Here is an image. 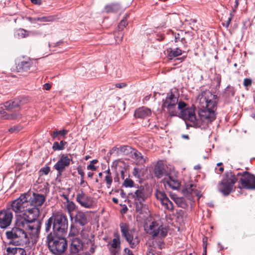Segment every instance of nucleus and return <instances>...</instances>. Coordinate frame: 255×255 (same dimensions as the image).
Returning <instances> with one entry per match:
<instances>
[{"label": "nucleus", "mask_w": 255, "mask_h": 255, "mask_svg": "<svg viewBox=\"0 0 255 255\" xmlns=\"http://www.w3.org/2000/svg\"><path fill=\"white\" fill-rule=\"evenodd\" d=\"M217 99V96L209 90L201 92L196 99V103L198 104V115L202 123L207 126L216 119Z\"/></svg>", "instance_id": "1"}, {"label": "nucleus", "mask_w": 255, "mask_h": 255, "mask_svg": "<svg viewBox=\"0 0 255 255\" xmlns=\"http://www.w3.org/2000/svg\"><path fill=\"white\" fill-rule=\"evenodd\" d=\"M28 230L21 222H15L14 226L5 232V236L9 244L15 246L26 244L29 241Z\"/></svg>", "instance_id": "2"}, {"label": "nucleus", "mask_w": 255, "mask_h": 255, "mask_svg": "<svg viewBox=\"0 0 255 255\" xmlns=\"http://www.w3.org/2000/svg\"><path fill=\"white\" fill-rule=\"evenodd\" d=\"M38 212L30 208L29 210L21 214L22 218L16 220V222H21L24 223L25 228L28 230L29 234L38 235L40 233L41 223V222L37 219L36 214Z\"/></svg>", "instance_id": "3"}, {"label": "nucleus", "mask_w": 255, "mask_h": 255, "mask_svg": "<svg viewBox=\"0 0 255 255\" xmlns=\"http://www.w3.org/2000/svg\"><path fill=\"white\" fill-rule=\"evenodd\" d=\"M146 233L150 235L153 241L157 243L159 250L162 249L163 239L167 236V232L166 228L160 225L157 221H152L149 225L144 228Z\"/></svg>", "instance_id": "4"}, {"label": "nucleus", "mask_w": 255, "mask_h": 255, "mask_svg": "<svg viewBox=\"0 0 255 255\" xmlns=\"http://www.w3.org/2000/svg\"><path fill=\"white\" fill-rule=\"evenodd\" d=\"M65 236L53 235L49 233L47 236V243L50 252L55 255H61L67 249V242Z\"/></svg>", "instance_id": "5"}, {"label": "nucleus", "mask_w": 255, "mask_h": 255, "mask_svg": "<svg viewBox=\"0 0 255 255\" xmlns=\"http://www.w3.org/2000/svg\"><path fill=\"white\" fill-rule=\"evenodd\" d=\"M177 109V112H179L180 117L185 121L187 128L197 126L195 107L194 105L189 106L184 101H180Z\"/></svg>", "instance_id": "6"}, {"label": "nucleus", "mask_w": 255, "mask_h": 255, "mask_svg": "<svg viewBox=\"0 0 255 255\" xmlns=\"http://www.w3.org/2000/svg\"><path fill=\"white\" fill-rule=\"evenodd\" d=\"M30 194L29 192L24 193L16 199L12 201L9 205H7V208L13 211L16 215L20 216L23 212L29 210L30 207L28 202Z\"/></svg>", "instance_id": "7"}, {"label": "nucleus", "mask_w": 255, "mask_h": 255, "mask_svg": "<svg viewBox=\"0 0 255 255\" xmlns=\"http://www.w3.org/2000/svg\"><path fill=\"white\" fill-rule=\"evenodd\" d=\"M129 195L133 200L136 212L141 213L143 206V202H145L150 195L148 190L143 186H137L135 191Z\"/></svg>", "instance_id": "8"}, {"label": "nucleus", "mask_w": 255, "mask_h": 255, "mask_svg": "<svg viewBox=\"0 0 255 255\" xmlns=\"http://www.w3.org/2000/svg\"><path fill=\"white\" fill-rule=\"evenodd\" d=\"M53 222V235L65 236L68 230V220L62 213L53 214L52 215Z\"/></svg>", "instance_id": "9"}, {"label": "nucleus", "mask_w": 255, "mask_h": 255, "mask_svg": "<svg viewBox=\"0 0 255 255\" xmlns=\"http://www.w3.org/2000/svg\"><path fill=\"white\" fill-rule=\"evenodd\" d=\"M120 227L122 236L128 243L130 247L132 249L135 248L138 245L140 239L137 235H135V230H130L129 226L125 223H121Z\"/></svg>", "instance_id": "10"}, {"label": "nucleus", "mask_w": 255, "mask_h": 255, "mask_svg": "<svg viewBox=\"0 0 255 255\" xmlns=\"http://www.w3.org/2000/svg\"><path fill=\"white\" fill-rule=\"evenodd\" d=\"M162 108L166 109L167 112L171 116H176L177 114V105L178 104V97H176L172 92L167 94L166 97L162 101Z\"/></svg>", "instance_id": "11"}, {"label": "nucleus", "mask_w": 255, "mask_h": 255, "mask_svg": "<svg viewBox=\"0 0 255 255\" xmlns=\"http://www.w3.org/2000/svg\"><path fill=\"white\" fill-rule=\"evenodd\" d=\"M76 201L81 207L86 209H93L97 205L94 198L86 194L82 190L77 193Z\"/></svg>", "instance_id": "12"}, {"label": "nucleus", "mask_w": 255, "mask_h": 255, "mask_svg": "<svg viewBox=\"0 0 255 255\" xmlns=\"http://www.w3.org/2000/svg\"><path fill=\"white\" fill-rule=\"evenodd\" d=\"M237 176H241L239 180L241 187L239 186V188L250 190L255 189V176L254 175L248 171H245L243 173H238Z\"/></svg>", "instance_id": "13"}, {"label": "nucleus", "mask_w": 255, "mask_h": 255, "mask_svg": "<svg viewBox=\"0 0 255 255\" xmlns=\"http://www.w3.org/2000/svg\"><path fill=\"white\" fill-rule=\"evenodd\" d=\"M46 200V196L42 194L33 192L32 196L29 197V207L38 212V208L41 207Z\"/></svg>", "instance_id": "14"}, {"label": "nucleus", "mask_w": 255, "mask_h": 255, "mask_svg": "<svg viewBox=\"0 0 255 255\" xmlns=\"http://www.w3.org/2000/svg\"><path fill=\"white\" fill-rule=\"evenodd\" d=\"M13 214L10 209L6 208L0 211V228L5 229L11 224Z\"/></svg>", "instance_id": "15"}, {"label": "nucleus", "mask_w": 255, "mask_h": 255, "mask_svg": "<svg viewBox=\"0 0 255 255\" xmlns=\"http://www.w3.org/2000/svg\"><path fill=\"white\" fill-rule=\"evenodd\" d=\"M156 198L159 200L164 208L169 211L173 212L174 206L173 203L169 199L164 191L156 190L154 193Z\"/></svg>", "instance_id": "16"}, {"label": "nucleus", "mask_w": 255, "mask_h": 255, "mask_svg": "<svg viewBox=\"0 0 255 255\" xmlns=\"http://www.w3.org/2000/svg\"><path fill=\"white\" fill-rule=\"evenodd\" d=\"M71 159L67 155L62 154L60 159L54 165V168L57 170L59 175L65 170L66 167L70 165Z\"/></svg>", "instance_id": "17"}, {"label": "nucleus", "mask_w": 255, "mask_h": 255, "mask_svg": "<svg viewBox=\"0 0 255 255\" xmlns=\"http://www.w3.org/2000/svg\"><path fill=\"white\" fill-rule=\"evenodd\" d=\"M33 67V61L28 57H23L17 64L16 68L19 72H27Z\"/></svg>", "instance_id": "18"}, {"label": "nucleus", "mask_w": 255, "mask_h": 255, "mask_svg": "<svg viewBox=\"0 0 255 255\" xmlns=\"http://www.w3.org/2000/svg\"><path fill=\"white\" fill-rule=\"evenodd\" d=\"M151 110L145 107H142L136 109L134 111V116L136 119H143L151 115Z\"/></svg>", "instance_id": "19"}, {"label": "nucleus", "mask_w": 255, "mask_h": 255, "mask_svg": "<svg viewBox=\"0 0 255 255\" xmlns=\"http://www.w3.org/2000/svg\"><path fill=\"white\" fill-rule=\"evenodd\" d=\"M74 222L75 223L84 226L88 222L87 214L82 211H78L74 217Z\"/></svg>", "instance_id": "20"}, {"label": "nucleus", "mask_w": 255, "mask_h": 255, "mask_svg": "<svg viewBox=\"0 0 255 255\" xmlns=\"http://www.w3.org/2000/svg\"><path fill=\"white\" fill-rule=\"evenodd\" d=\"M235 187L228 182L222 180L219 183V190L224 195L227 196L234 191Z\"/></svg>", "instance_id": "21"}, {"label": "nucleus", "mask_w": 255, "mask_h": 255, "mask_svg": "<svg viewBox=\"0 0 255 255\" xmlns=\"http://www.w3.org/2000/svg\"><path fill=\"white\" fill-rule=\"evenodd\" d=\"M235 187L228 182L222 180L219 183V190L224 195L227 196L234 191Z\"/></svg>", "instance_id": "22"}, {"label": "nucleus", "mask_w": 255, "mask_h": 255, "mask_svg": "<svg viewBox=\"0 0 255 255\" xmlns=\"http://www.w3.org/2000/svg\"><path fill=\"white\" fill-rule=\"evenodd\" d=\"M154 174L155 177L159 179L163 176L167 175L168 173L165 166L162 163L158 162L154 169Z\"/></svg>", "instance_id": "23"}, {"label": "nucleus", "mask_w": 255, "mask_h": 255, "mask_svg": "<svg viewBox=\"0 0 255 255\" xmlns=\"http://www.w3.org/2000/svg\"><path fill=\"white\" fill-rule=\"evenodd\" d=\"M83 249V243L79 238H76L72 241L70 251L72 254H77Z\"/></svg>", "instance_id": "24"}, {"label": "nucleus", "mask_w": 255, "mask_h": 255, "mask_svg": "<svg viewBox=\"0 0 255 255\" xmlns=\"http://www.w3.org/2000/svg\"><path fill=\"white\" fill-rule=\"evenodd\" d=\"M21 106L22 102L19 99H16L13 101H8L4 104L5 109L8 111H12L16 110L17 109H19V107Z\"/></svg>", "instance_id": "25"}, {"label": "nucleus", "mask_w": 255, "mask_h": 255, "mask_svg": "<svg viewBox=\"0 0 255 255\" xmlns=\"http://www.w3.org/2000/svg\"><path fill=\"white\" fill-rule=\"evenodd\" d=\"M163 182L172 189H177L180 185V183L179 181L171 176H169L167 178H165L163 179Z\"/></svg>", "instance_id": "26"}, {"label": "nucleus", "mask_w": 255, "mask_h": 255, "mask_svg": "<svg viewBox=\"0 0 255 255\" xmlns=\"http://www.w3.org/2000/svg\"><path fill=\"white\" fill-rule=\"evenodd\" d=\"M6 251L7 255H26L25 250L18 247H8Z\"/></svg>", "instance_id": "27"}, {"label": "nucleus", "mask_w": 255, "mask_h": 255, "mask_svg": "<svg viewBox=\"0 0 255 255\" xmlns=\"http://www.w3.org/2000/svg\"><path fill=\"white\" fill-rule=\"evenodd\" d=\"M238 176L237 174L236 175L231 171L227 172L225 174V177L222 179L223 181L232 184L234 186L235 183L238 181L237 178Z\"/></svg>", "instance_id": "28"}, {"label": "nucleus", "mask_w": 255, "mask_h": 255, "mask_svg": "<svg viewBox=\"0 0 255 255\" xmlns=\"http://www.w3.org/2000/svg\"><path fill=\"white\" fill-rule=\"evenodd\" d=\"M167 55L169 59L179 56L182 54V50L179 48H176L175 49L168 48L166 50Z\"/></svg>", "instance_id": "29"}, {"label": "nucleus", "mask_w": 255, "mask_h": 255, "mask_svg": "<svg viewBox=\"0 0 255 255\" xmlns=\"http://www.w3.org/2000/svg\"><path fill=\"white\" fill-rule=\"evenodd\" d=\"M235 89L233 87L228 86L225 89L223 94V97L226 99H229L234 96Z\"/></svg>", "instance_id": "30"}, {"label": "nucleus", "mask_w": 255, "mask_h": 255, "mask_svg": "<svg viewBox=\"0 0 255 255\" xmlns=\"http://www.w3.org/2000/svg\"><path fill=\"white\" fill-rule=\"evenodd\" d=\"M68 130L63 128L62 130H56L53 131L51 133V136L53 138H57L59 140V136H62L63 137L68 133Z\"/></svg>", "instance_id": "31"}, {"label": "nucleus", "mask_w": 255, "mask_h": 255, "mask_svg": "<svg viewBox=\"0 0 255 255\" xmlns=\"http://www.w3.org/2000/svg\"><path fill=\"white\" fill-rule=\"evenodd\" d=\"M67 143V142L63 140L60 141L59 143L55 141L53 144L52 149L54 151L63 150L65 148V145Z\"/></svg>", "instance_id": "32"}, {"label": "nucleus", "mask_w": 255, "mask_h": 255, "mask_svg": "<svg viewBox=\"0 0 255 255\" xmlns=\"http://www.w3.org/2000/svg\"><path fill=\"white\" fill-rule=\"evenodd\" d=\"M56 19L54 15H49L47 16H42L37 17L36 19H34V20H37L40 22H50L53 21Z\"/></svg>", "instance_id": "33"}, {"label": "nucleus", "mask_w": 255, "mask_h": 255, "mask_svg": "<svg viewBox=\"0 0 255 255\" xmlns=\"http://www.w3.org/2000/svg\"><path fill=\"white\" fill-rule=\"evenodd\" d=\"M4 119L16 120L21 118V115L19 113H13L3 115Z\"/></svg>", "instance_id": "34"}, {"label": "nucleus", "mask_w": 255, "mask_h": 255, "mask_svg": "<svg viewBox=\"0 0 255 255\" xmlns=\"http://www.w3.org/2000/svg\"><path fill=\"white\" fill-rule=\"evenodd\" d=\"M80 236L86 244L92 243V240L89 238L88 232L85 230H82L80 232Z\"/></svg>", "instance_id": "35"}, {"label": "nucleus", "mask_w": 255, "mask_h": 255, "mask_svg": "<svg viewBox=\"0 0 255 255\" xmlns=\"http://www.w3.org/2000/svg\"><path fill=\"white\" fill-rule=\"evenodd\" d=\"M52 226L53 227V222L51 216L45 222V231L46 233H51L50 231Z\"/></svg>", "instance_id": "36"}, {"label": "nucleus", "mask_w": 255, "mask_h": 255, "mask_svg": "<svg viewBox=\"0 0 255 255\" xmlns=\"http://www.w3.org/2000/svg\"><path fill=\"white\" fill-rule=\"evenodd\" d=\"M156 243L155 242H152V245L150 246L149 248H148L147 253L146 255H155V249L158 248Z\"/></svg>", "instance_id": "37"}, {"label": "nucleus", "mask_w": 255, "mask_h": 255, "mask_svg": "<svg viewBox=\"0 0 255 255\" xmlns=\"http://www.w3.org/2000/svg\"><path fill=\"white\" fill-rule=\"evenodd\" d=\"M120 8V6L118 4H111L107 5L106 7L108 12H116Z\"/></svg>", "instance_id": "38"}, {"label": "nucleus", "mask_w": 255, "mask_h": 255, "mask_svg": "<svg viewBox=\"0 0 255 255\" xmlns=\"http://www.w3.org/2000/svg\"><path fill=\"white\" fill-rule=\"evenodd\" d=\"M118 150L124 154L128 155L131 152V148L128 145H122L118 148Z\"/></svg>", "instance_id": "39"}, {"label": "nucleus", "mask_w": 255, "mask_h": 255, "mask_svg": "<svg viewBox=\"0 0 255 255\" xmlns=\"http://www.w3.org/2000/svg\"><path fill=\"white\" fill-rule=\"evenodd\" d=\"M123 186H125V187L131 188L135 187V184L132 180L129 178H127L126 179H125L123 183Z\"/></svg>", "instance_id": "40"}, {"label": "nucleus", "mask_w": 255, "mask_h": 255, "mask_svg": "<svg viewBox=\"0 0 255 255\" xmlns=\"http://www.w3.org/2000/svg\"><path fill=\"white\" fill-rule=\"evenodd\" d=\"M66 209L68 212L71 213L76 209L75 204L72 201H69L67 202Z\"/></svg>", "instance_id": "41"}, {"label": "nucleus", "mask_w": 255, "mask_h": 255, "mask_svg": "<svg viewBox=\"0 0 255 255\" xmlns=\"http://www.w3.org/2000/svg\"><path fill=\"white\" fill-rule=\"evenodd\" d=\"M186 190L188 193L190 194H192L195 192H197L196 186L193 184H187L186 185Z\"/></svg>", "instance_id": "42"}, {"label": "nucleus", "mask_w": 255, "mask_h": 255, "mask_svg": "<svg viewBox=\"0 0 255 255\" xmlns=\"http://www.w3.org/2000/svg\"><path fill=\"white\" fill-rule=\"evenodd\" d=\"M128 16V14H126L124 16L123 19L121 21L120 23L118 25L119 29L123 30L125 27H126V25H128V23L127 22V19Z\"/></svg>", "instance_id": "43"}, {"label": "nucleus", "mask_w": 255, "mask_h": 255, "mask_svg": "<svg viewBox=\"0 0 255 255\" xmlns=\"http://www.w3.org/2000/svg\"><path fill=\"white\" fill-rule=\"evenodd\" d=\"M98 160L97 159H94L92 160L90 164L87 166V169L90 170L92 171H96L97 169V167L96 166H95V164H96L98 162Z\"/></svg>", "instance_id": "44"}, {"label": "nucleus", "mask_w": 255, "mask_h": 255, "mask_svg": "<svg viewBox=\"0 0 255 255\" xmlns=\"http://www.w3.org/2000/svg\"><path fill=\"white\" fill-rule=\"evenodd\" d=\"M50 168L48 166L43 167L39 171L40 175H47L50 172Z\"/></svg>", "instance_id": "45"}, {"label": "nucleus", "mask_w": 255, "mask_h": 255, "mask_svg": "<svg viewBox=\"0 0 255 255\" xmlns=\"http://www.w3.org/2000/svg\"><path fill=\"white\" fill-rule=\"evenodd\" d=\"M121 242L119 237L114 238L113 240L112 247L114 249H117L120 247Z\"/></svg>", "instance_id": "46"}, {"label": "nucleus", "mask_w": 255, "mask_h": 255, "mask_svg": "<svg viewBox=\"0 0 255 255\" xmlns=\"http://www.w3.org/2000/svg\"><path fill=\"white\" fill-rule=\"evenodd\" d=\"M105 180L106 182L107 187L108 188H110L111 186L112 182H113V178L112 176L105 175Z\"/></svg>", "instance_id": "47"}, {"label": "nucleus", "mask_w": 255, "mask_h": 255, "mask_svg": "<svg viewBox=\"0 0 255 255\" xmlns=\"http://www.w3.org/2000/svg\"><path fill=\"white\" fill-rule=\"evenodd\" d=\"M233 16L234 15L232 13H230V17H228V19L226 21V23H223V25H225L227 28L228 27L230 24Z\"/></svg>", "instance_id": "48"}, {"label": "nucleus", "mask_w": 255, "mask_h": 255, "mask_svg": "<svg viewBox=\"0 0 255 255\" xmlns=\"http://www.w3.org/2000/svg\"><path fill=\"white\" fill-rule=\"evenodd\" d=\"M252 84V80L249 78H246L244 80V85L245 87L251 86Z\"/></svg>", "instance_id": "49"}, {"label": "nucleus", "mask_w": 255, "mask_h": 255, "mask_svg": "<svg viewBox=\"0 0 255 255\" xmlns=\"http://www.w3.org/2000/svg\"><path fill=\"white\" fill-rule=\"evenodd\" d=\"M77 171L78 173L80 175L81 178H84L85 173L83 169L80 167H78L77 168Z\"/></svg>", "instance_id": "50"}, {"label": "nucleus", "mask_w": 255, "mask_h": 255, "mask_svg": "<svg viewBox=\"0 0 255 255\" xmlns=\"http://www.w3.org/2000/svg\"><path fill=\"white\" fill-rule=\"evenodd\" d=\"M133 155L136 159L142 158L143 156L137 150H135L133 152Z\"/></svg>", "instance_id": "51"}, {"label": "nucleus", "mask_w": 255, "mask_h": 255, "mask_svg": "<svg viewBox=\"0 0 255 255\" xmlns=\"http://www.w3.org/2000/svg\"><path fill=\"white\" fill-rule=\"evenodd\" d=\"M123 255H134L132 252L128 248H126L124 249V253Z\"/></svg>", "instance_id": "52"}, {"label": "nucleus", "mask_w": 255, "mask_h": 255, "mask_svg": "<svg viewBox=\"0 0 255 255\" xmlns=\"http://www.w3.org/2000/svg\"><path fill=\"white\" fill-rule=\"evenodd\" d=\"M90 243L91 244L92 246H91V248L89 249V252L91 254H94L95 253V249H96L97 246L94 245V244L93 243V241H92V243Z\"/></svg>", "instance_id": "53"}, {"label": "nucleus", "mask_w": 255, "mask_h": 255, "mask_svg": "<svg viewBox=\"0 0 255 255\" xmlns=\"http://www.w3.org/2000/svg\"><path fill=\"white\" fill-rule=\"evenodd\" d=\"M139 171H140L139 169L138 168L135 167L133 169V174L135 177H139Z\"/></svg>", "instance_id": "54"}, {"label": "nucleus", "mask_w": 255, "mask_h": 255, "mask_svg": "<svg viewBox=\"0 0 255 255\" xmlns=\"http://www.w3.org/2000/svg\"><path fill=\"white\" fill-rule=\"evenodd\" d=\"M78 233V232L76 229L72 225L71 226L70 234L73 235H76Z\"/></svg>", "instance_id": "55"}, {"label": "nucleus", "mask_w": 255, "mask_h": 255, "mask_svg": "<svg viewBox=\"0 0 255 255\" xmlns=\"http://www.w3.org/2000/svg\"><path fill=\"white\" fill-rule=\"evenodd\" d=\"M126 86V84L124 83H117L116 84V87L118 88H122Z\"/></svg>", "instance_id": "56"}, {"label": "nucleus", "mask_w": 255, "mask_h": 255, "mask_svg": "<svg viewBox=\"0 0 255 255\" xmlns=\"http://www.w3.org/2000/svg\"><path fill=\"white\" fill-rule=\"evenodd\" d=\"M51 85L48 83H45L43 85V88L46 90H49L51 89Z\"/></svg>", "instance_id": "57"}, {"label": "nucleus", "mask_w": 255, "mask_h": 255, "mask_svg": "<svg viewBox=\"0 0 255 255\" xmlns=\"http://www.w3.org/2000/svg\"><path fill=\"white\" fill-rule=\"evenodd\" d=\"M103 173L105 174L106 175H108V176H112V173L111 172V170L109 168H108L107 170L104 171L103 172Z\"/></svg>", "instance_id": "58"}, {"label": "nucleus", "mask_w": 255, "mask_h": 255, "mask_svg": "<svg viewBox=\"0 0 255 255\" xmlns=\"http://www.w3.org/2000/svg\"><path fill=\"white\" fill-rule=\"evenodd\" d=\"M31 1L36 4L40 5L41 4V0H30Z\"/></svg>", "instance_id": "59"}, {"label": "nucleus", "mask_w": 255, "mask_h": 255, "mask_svg": "<svg viewBox=\"0 0 255 255\" xmlns=\"http://www.w3.org/2000/svg\"><path fill=\"white\" fill-rule=\"evenodd\" d=\"M9 132L10 133L17 132L19 131L18 128H9Z\"/></svg>", "instance_id": "60"}, {"label": "nucleus", "mask_w": 255, "mask_h": 255, "mask_svg": "<svg viewBox=\"0 0 255 255\" xmlns=\"http://www.w3.org/2000/svg\"><path fill=\"white\" fill-rule=\"evenodd\" d=\"M37 17H35V18H33V17H28L27 18V19L29 21H30L31 22H36L37 20H34V19H36Z\"/></svg>", "instance_id": "61"}, {"label": "nucleus", "mask_w": 255, "mask_h": 255, "mask_svg": "<svg viewBox=\"0 0 255 255\" xmlns=\"http://www.w3.org/2000/svg\"><path fill=\"white\" fill-rule=\"evenodd\" d=\"M62 197L64 198V199L66 200V202L70 201L69 199V196L68 195L63 194L61 195Z\"/></svg>", "instance_id": "62"}, {"label": "nucleus", "mask_w": 255, "mask_h": 255, "mask_svg": "<svg viewBox=\"0 0 255 255\" xmlns=\"http://www.w3.org/2000/svg\"><path fill=\"white\" fill-rule=\"evenodd\" d=\"M181 137L183 138H184V139H189V137L188 135H187V134H182Z\"/></svg>", "instance_id": "63"}, {"label": "nucleus", "mask_w": 255, "mask_h": 255, "mask_svg": "<svg viewBox=\"0 0 255 255\" xmlns=\"http://www.w3.org/2000/svg\"><path fill=\"white\" fill-rule=\"evenodd\" d=\"M93 175H94V173L92 172H89L88 173V177H89L90 178H92Z\"/></svg>", "instance_id": "64"}]
</instances>
